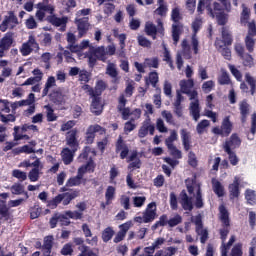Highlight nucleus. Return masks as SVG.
Here are the masks:
<instances>
[{"instance_id": "1", "label": "nucleus", "mask_w": 256, "mask_h": 256, "mask_svg": "<svg viewBox=\"0 0 256 256\" xmlns=\"http://www.w3.org/2000/svg\"><path fill=\"white\" fill-rule=\"evenodd\" d=\"M78 195L79 190H71L70 192L58 194L57 196H55L54 198L47 202V207H49V209H57V207H59L61 203L64 206H67L71 204V201H73V199H77Z\"/></svg>"}, {"instance_id": "2", "label": "nucleus", "mask_w": 256, "mask_h": 256, "mask_svg": "<svg viewBox=\"0 0 256 256\" xmlns=\"http://www.w3.org/2000/svg\"><path fill=\"white\" fill-rule=\"evenodd\" d=\"M155 219H157V204L155 202H151L142 212V216H136L134 221L135 223H153Z\"/></svg>"}, {"instance_id": "3", "label": "nucleus", "mask_w": 256, "mask_h": 256, "mask_svg": "<svg viewBox=\"0 0 256 256\" xmlns=\"http://www.w3.org/2000/svg\"><path fill=\"white\" fill-rule=\"evenodd\" d=\"M201 27H203V19L201 17H196L192 22L191 36V45L194 55L199 54V38H197V34L201 31Z\"/></svg>"}, {"instance_id": "4", "label": "nucleus", "mask_w": 256, "mask_h": 256, "mask_svg": "<svg viewBox=\"0 0 256 256\" xmlns=\"http://www.w3.org/2000/svg\"><path fill=\"white\" fill-rule=\"evenodd\" d=\"M233 131V122H231V116H225L222 120L221 126L212 128V133L219 137H229Z\"/></svg>"}, {"instance_id": "5", "label": "nucleus", "mask_w": 256, "mask_h": 256, "mask_svg": "<svg viewBox=\"0 0 256 256\" xmlns=\"http://www.w3.org/2000/svg\"><path fill=\"white\" fill-rule=\"evenodd\" d=\"M219 211H220V220L224 225V227H226V228L220 229V239L222 240L223 243H225V241H227V235H229L228 227L231 226V221L229 220V211H227V208L225 207V205H220Z\"/></svg>"}, {"instance_id": "6", "label": "nucleus", "mask_w": 256, "mask_h": 256, "mask_svg": "<svg viewBox=\"0 0 256 256\" xmlns=\"http://www.w3.org/2000/svg\"><path fill=\"white\" fill-rule=\"evenodd\" d=\"M235 52L241 59L243 67H247L248 69L255 67V59L253 55L245 52V46L237 44L235 46Z\"/></svg>"}, {"instance_id": "7", "label": "nucleus", "mask_w": 256, "mask_h": 256, "mask_svg": "<svg viewBox=\"0 0 256 256\" xmlns=\"http://www.w3.org/2000/svg\"><path fill=\"white\" fill-rule=\"evenodd\" d=\"M17 25H19V18H17L14 11H8V15L4 16L0 24V31L5 33L7 29H14Z\"/></svg>"}, {"instance_id": "8", "label": "nucleus", "mask_w": 256, "mask_h": 256, "mask_svg": "<svg viewBox=\"0 0 256 256\" xmlns=\"http://www.w3.org/2000/svg\"><path fill=\"white\" fill-rule=\"evenodd\" d=\"M221 38H216L215 46L218 49H223V47H229L233 45V35L229 31L228 27L223 26L221 31Z\"/></svg>"}, {"instance_id": "9", "label": "nucleus", "mask_w": 256, "mask_h": 256, "mask_svg": "<svg viewBox=\"0 0 256 256\" xmlns=\"http://www.w3.org/2000/svg\"><path fill=\"white\" fill-rule=\"evenodd\" d=\"M95 167H97V165L95 164L93 157L90 156L89 161L78 168L77 176L83 180V185L87 184V178H84L85 173H95Z\"/></svg>"}, {"instance_id": "10", "label": "nucleus", "mask_w": 256, "mask_h": 256, "mask_svg": "<svg viewBox=\"0 0 256 256\" xmlns=\"http://www.w3.org/2000/svg\"><path fill=\"white\" fill-rule=\"evenodd\" d=\"M241 147V138L238 133H233L229 139L223 143L222 149L223 151H235V149H239Z\"/></svg>"}, {"instance_id": "11", "label": "nucleus", "mask_w": 256, "mask_h": 256, "mask_svg": "<svg viewBox=\"0 0 256 256\" xmlns=\"http://www.w3.org/2000/svg\"><path fill=\"white\" fill-rule=\"evenodd\" d=\"M136 3H138V5H153V3H155L154 0H136ZM159 7L155 10V13L157 15H160V17H165V15H167V6L165 5V0H158L157 1Z\"/></svg>"}, {"instance_id": "12", "label": "nucleus", "mask_w": 256, "mask_h": 256, "mask_svg": "<svg viewBox=\"0 0 256 256\" xmlns=\"http://www.w3.org/2000/svg\"><path fill=\"white\" fill-rule=\"evenodd\" d=\"M75 25L77 26L78 36L85 37L91 27L89 17L76 18Z\"/></svg>"}, {"instance_id": "13", "label": "nucleus", "mask_w": 256, "mask_h": 256, "mask_svg": "<svg viewBox=\"0 0 256 256\" xmlns=\"http://www.w3.org/2000/svg\"><path fill=\"white\" fill-rule=\"evenodd\" d=\"M145 32L149 37L157 39V33H159L160 35H163V33H165V28H163V22H158V28L153 23H146Z\"/></svg>"}, {"instance_id": "14", "label": "nucleus", "mask_w": 256, "mask_h": 256, "mask_svg": "<svg viewBox=\"0 0 256 256\" xmlns=\"http://www.w3.org/2000/svg\"><path fill=\"white\" fill-rule=\"evenodd\" d=\"M95 133L103 135V133H105V128L99 124L90 125L86 132V143L88 145H91L93 141H95Z\"/></svg>"}, {"instance_id": "15", "label": "nucleus", "mask_w": 256, "mask_h": 256, "mask_svg": "<svg viewBox=\"0 0 256 256\" xmlns=\"http://www.w3.org/2000/svg\"><path fill=\"white\" fill-rule=\"evenodd\" d=\"M195 225H196V233L197 235H200V242L202 244L207 243V239H209V231L207 228H203V220L201 219V216H197L195 219Z\"/></svg>"}, {"instance_id": "16", "label": "nucleus", "mask_w": 256, "mask_h": 256, "mask_svg": "<svg viewBox=\"0 0 256 256\" xmlns=\"http://www.w3.org/2000/svg\"><path fill=\"white\" fill-rule=\"evenodd\" d=\"M148 135H155V125L151 124V120L144 121L138 131V137L140 139H144Z\"/></svg>"}, {"instance_id": "17", "label": "nucleus", "mask_w": 256, "mask_h": 256, "mask_svg": "<svg viewBox=\"0 0 256 256\" xmlns=\"http://www.w3.org/2000/svg\"><path fill=\"white\" fill-rule=\"evenodd\" d=\"M66 143L68 147L72 149L73 153L77 151V148L79 147V142L77 141V129H72L67 132Z\"/></svg>"}, {"instance_id": "18", "label": "nucleus", "mask_w": 256, "mask_h": 256, "mask_svg": "<svg viewBox=\"0 0 256 256\" xmlns=\"http://www.w3.org/2000/svg\"><path fill=\"white\" fill-rule=\"evenodd\" d=\"M239 185H241V179L235 176L233 183L229 184L228 186L230 199H237L239 195H241V190H239Z\"/></svg>"}, {"instance_id": "19", "label": "nucleus", "mask_w": 256, "mask_h": 256, "mask_svg": "<svg viewBox=\"0 0 256 256\" xmlns=\"http://www.w3.org/2000/svg\"><path fill=\"white\" fill-rule=\"evenodd\" d=\"M239 111L241 123H247V117H249V113L251 111V105H249L247 99H244L239 103Z\"/></svg>"}, {"instance_id": "20", "label": "nucleus", "mask_w": 256, "mask_h": 256, "mask_svg": "<svg viewBox=\"0 0 256 256\" xmlns=\"http://www.w3.org/2000/svg\"><path fill=\"white\" fill-rule=\"evenodd\" d=\"M180 204L182 205V209L184 211H193V198L187 195V191L182 190L180 192Z\"/></svg>"}, {"instance_id": "21", "label": "nucleus", "mask_w": 256, "mask_h": 256, "mask_svg": "<svg viewBox=\"0 0 256 256\" xmlns=\"http://www.w3.org/2000/svg\"><path fill=\"white\" fill-rule=\"evenodd\" d=\"M116 153H120V157L122 159H126L127 155H129V147L123 140V136H119L116 142Z\"/></svg>"}, {"instance_id": "22", "label": "nucleus", "mask_w": 256, "mask_h": 256, "mask_svg": "<svg viewBox=\"0 0 256 256\" xmlns=\"http://www.w3.org/2000/svg\"><path fill=\"white\" fill-rule=\"evenodd\" d=\"M92 97V103L90 106V111L93 113V115L99 116L101 113H103V106L101 105V97L99 96H91Z\"/></svg>"}, {"instance_id": "23", "label": "nucleus", "mask_w": 256, "mask_h": 256, "mask_svg": "<svg viewBox=\"0 0 256 256\" xmlns=\"http://www.w3.org/2000/svg\"><path fill=\"white\" fill-rule=\"evenodd\" d=\"M127 105V99H125V95H120L119 100H118V106L117 109L119 113H122V119L127 121L129 119V108H125Z\"/></svg>"}, {"instance_id": "24", "label": "nucleus", "mask_w": 256, "mask_h": 256, "mask_svg": "<svg viewBox=\"0 0 256 256\" xmlns=\"http://www.w3.org/2000/svg\"><path fill=\"white\" fill-rule=\"evenodd\" d=\"M13 32H7L4 37L0 40V49L9 51L13 45Z\"/></svg>"}, {"instance_id": "25", "label": "nucleus", "mask_w": 256, "mask_h": 256, "mask_svg": "<svg viewBox=\"0 0 256 256\" xmlns=\"http://www.w3.org/2000/svg\"><path fill=\"white\" fill-rule=\"evenodd\" d=\"M89 50L92 52V55L98 59V61H103L104 63L107 61V52L105 51L104 46H100L98 48L91 46Z\"/></svg>"}, {"instance_id": "26", "label": "nucleus", "mask_w": 256, "mask_h": 256, "mask_svg": "<svg viewBox=\"0 0 256 256\" xmlns=\"http://www.w3.org/2000/svg\"><path fill=\"white\" fill-rule=\"evenodd\" d=\"M105 89H107V84L103 80L98 81L95 89L90 88V97H101Z\"/></svg>"}, {"instance_id": "27", "label": "nucleus", "mask_w": 256, "mask_h": 256, "mask_svg": "<svg viewBox=\"0 0 256 256\" xmlns=\"http://www.w3.org/2000/svg\"><path fill=\"white\" fill-rule=\"evenodd\" d=\"M182 145L184 147V151H189L191 149V133L187 131V129L180 130Z\"/></svg>"}, {"instance_id": "28", "label": "nucleus", "mask_w": 256, "mask_h": 256, "mask_svg": "<svg viewBox=\"0 0 256 256\" xmlns=\"http://www.w3.org/2000/svg\"><path fill=\"white\" fill-rule=\"evenodd\" d=\"M251 19V9L245 4H242V12L240 14V24L242 27H247L249 20Z\"/></svg>"}, {"instance_id": "29", "label": "nucleus", "mask_w": 256, "mask_h": 256, "mask_svg": "<svg viewBox=\"0 0 256 256\" xmlns=\"http://www.w3.org/2000/svg\"><path fill=\"white\" fill-rule=\"evenodd\" d=\"M12 195H24L25 199H29V193L25 191V186L21 183H14L10 187Z\"/></svg>"}, {"instance_id": "30", "label": "nucleus", "mask_w": 256, "mask_h": 256, "mask_svg": "<svg viewBox=\"0 0 256 256\" xmlns=\"http://www.w3.org/2000/svg\"><path fill=\"white\" fill-rule=\"evenodd\" d=\"M211 183L215 195H217V197H224L225 187H223V184H221L220 181L217 180V178H212Z\"/></svg>"}, {"instance_id": "31", "label": "nucleus", "mask_w": 256, "mask_h": 256, "mask_svg": "<svg viewBox=\"0 0 256 256\" xmlns=\"http://www.w3.org/2000/svg\"><path fill=\"white\" fill-rule=\"evenodd\" d=\"M205 9L206 11H208V15H210V17H215V12L213 11L211 4H207L205 6V0H199L198 6H197L198 15H203Z\"/></svg>"}, {"instance_id": "32", "label": "nucleus", "mask_w": 256, "mask_h": 256, "mask_svg": "<svg viewBox=\"0 0 256 256\" xmlns=\"http://www.w3.org/2000/svg\"><path fill=\"white\" fill-rule=\"evenodd\" d=\"M75 156V152L69 148H63L61 151V157L64 165H71L73 163V157Z\"/></svg>"}, {"instance_id": "33", "label": "nucleus", "mask_w": 256, "mask_h": 256, "mask_svg": "<svg viewBox=\"0 0 256 256\" xmlns=\"http://www.w3.org/2000/svg\"><path fill=\"white\" fill-rule=\"evenodd\" d=\"M1 219L7 223H11V221H13V215H11V212H9L7 204L0 205V221Z\"/></svg>"}, {"instance_id": "34", "label": "nucleus", "mask_w": 256, "mask_h": 256, "mask_svg": "<svg viewBox=\"0 0 256 256\" xmlns=\"http://www.w3.org/2000/svg\"><path fill=\"white\" fill-rule=\"evenodd\" d=\"M190 113L194 121H199L201 117V109L199 108V100L190 103Z\"/></svg>"}, {"instance_id": "35", "label": "nucleus", "mask_w": 256, "mask_h": 256, "mask_svg": "<svg viewBox=\"0 0 256 256\" xmlns=\"http://www.w3.org/2000/svg\"><path fill=\"white\" fill-rule=\"evenodd\" d=\"M48 21L51 25H54V27H61V25H67V21H69V19L65 16L59 18L56 15H50L48 16Z\"/></svg>"}, {"instance_id": "36", "label": "nucleus", "mask_w": 256, "mask_h": 256, "mask_svg": "<svg viewBox=\"0 0 256 256\" xmlns=\"http://www.w3.org/2000/svg\"><path fill=\"white\" fill-rule=\"evenodd\" d=\"M179 85H180L181 92L186 94V93H189L191 89H193V87L195 86V82L193 81V79L181 80Z\"/></svg>"}, {"instance_id": "37", "label": "nucleus", "mask_w": 256, "mask_h": 256, "mask_svg": "<svg viewBox=\"0 0 256 256\" xmlns=\"http://www.w3.org/2000/svg\"><path fill=\"white\" fill-rule=\"evenodd\" d=\"M129 162L130 169H141V159L137 157V152H134L129 156Z\"/></svg>"}, {"instance_id": "38", "label": "nucleus", "mask_w": 256, "mask_h": 256, "mask_svg": "<svg viewBox=\"0 0 256 256\" xmlns=\"http://www.w3.org/2000/svg\"><path fill=\"white\" fill-rule=\"evenodd\" d=\"M106 74L113 78V83H117L119 81V72H117V68H115V64L110 63L106 68Z\"/></svg>"}, {"instance_id": "39", "label": "nucleus", "mask_w": 256, "mask_h": 256, "mask_svg": "<svg viewBox=\"0 0 256 256\" xmlns=\"http://www.w3.org/2000/svg\"><path fill=\"white\" fill-rule=\"evenodd\" d=\"M53 249V236H46L42 245V250L45 251L46 255H51Z\"/></svg>"}, {"instance_id": "40", "label": "nucleus", "mask_w": 256, "mask_h": 256, "mask_svg": "<svg viewBox=\"0 0 256 256\" xmlns=\"http://www.w3.org/2000/svg\"><path fill=\"white\" fill-rule=\"evenodd\" d=\"M55 85H57L55 78L53 76H49L42 91V97H47V95H49V89L51 87H55Z\"/></svg>"}, {"instance_id": "41", "label": "nucleus", "mask_w": 256, "mask_h": 256, "mask_svg": "<svg viewBox=\"0 0 256 256\" xmlns=\"http://www.w3.org/2000/svg\"><path fill=\"white\" fill-rule=\"evenodd\" d=\"M245 81L250 86V95H255L256 93V80L250 73L245 74Z\"/></svg>"}, {"instance_id": "42", "label": "nucleus", "mask_w": 256, "mask_h": 256, "mask_svg": "<svg viewBox=\"0 0 256 256\" xmlns=\"http://www.w3.org/2000/svg\"><path fill=\"white\" fill-rule=\"evenodd\" d=\"M113 235H115V230L112 227H107L102 231V241L104 243H109L111 239H113Z\"/></svg>"}, {"instance_id": "43", "label": "nucleus", "mask_w": 256, "mask_h": 256, "mask_svg": "<svg viewBox=\"0 0 256 256\" xmlns=\"http://www.w3.org/2000/svg\"><path fill=\"white\" fill-rule=\"evenodd\" d=\"M115 187L108 186L105 192L106 205H111L115 199Z\"/></svg>"}, {"instance_id": "44", "label": "nucleus", "mask_w": 256, "mask_h": 256, "mask_svg": "<svg viewBox=\"0 0 256 256\" xmlns=\"http://www.w3.org/2000/svg\"><path fill=\"white\" fill-rule=\"evenodd\" d=\"M124 229L120 230L116 236L114 237L113 241L115 243H121V241H123V239H125V236L127 235V230L129 229V222H126L124 224Z\"/></svg>"}, {"instance_id": "45", "label": "nucleus", "mask_w": 256, "mask_h": 256, "mask_svg": "<svg viewBox=\"0 0 256 256\" xmlns=\"http://www.w3.org/2000/svg\"><path fill=\"white\" fill-rule=\"evenodd\" d=\"M41 166V160L40 159H36L34 162H31L30 159H25L24 161H22L18 167H24L25 169L29 168V167H40Z\"/></svg>"}, {"instance_id": "46", "label": "nucleus", "mask_w": 256, "mask_h": 256, "mask_svg": "<svg viewBox=\"0 0 256 256\" xmlns=\"http://www.w3.org/2000/svg\"><path fill=\"white\" fill-rule=\"evenodd\" d=\"M152 85V87H157V83H159V74L154 71L150 72L148 78H146V85Z\"/></svg>"}, {"instance_id": "47", "label": "nucleus", "mask_w": 256, "mask_h": 256, "mask_svg": "<svg viewBox=\"0 0 256 256\" xmlns=\"http://www.w3.org/2000/svg\"><path fill=\"white\" fill-rule=\"evenodd\" d=\"M44 109H46V119L48 123L57 121V115L55 114V110H53V107L46 105L44 106Z\"/></svg>"}, {"instance_id": "48", "label": "nucleus", "mask_w": 256, "mask_h": 256, "mask_svg": "<svg viewBox=\"0 0 256 256\" xmlns=\"http://www.w3.org/2000/svg\"><path fill=\"white\" fill-rule=\"evenodd\" d=\"M194 205L196 209H203V207H205V203L203 202V194L201 193V187H198L197 189Z\"/></svg>"}, {"instance_id": "49", "label": "nucleus", "mask_w": 256, "mask_h": 256, "mask_svg": "<svg viewBox=\"0 0 256 256\" xmlns=\"http://www.w3.org/2000/svg\"><path fill=\"white\" fill-rule=\"evenodd\" d=\"M254 36H246L244 39L245 47L249 53L255 51V39Z\"/></svg>"}, {"instance_id": "50", "label": "nucleus", "mask_w": 256, "mask_h": 256, "mask_svg": "<svg viewBox=\"0 0 256 256\" xmlns=\"http://www.w3.org/2000/svg\"><path fill=\"white\" fill-rule=\"evenodd\" d=\"M83 185V180L78 176L70 177L66 182V187H79Z\"/></svg>"}, {"instance_id": "51", "label": "nucleus", "mask_w": 256, "mask_h": 256, "mask_svg": "<svg viewBox=\"0 0 256 256\" xmlns=\"http://www.w3.org/2000/svg\"><path fill=\"white\" fill-rule=\"evenodd\" d=\"M39 175H40L39 167H34L29 171L28 179L31 181V183H35L39 181Z\"/></svg>"}, {"instance_id": "52", "label": "nucleus", "mask_w": 256, "mask_h": 256, "mask_svg": "<svg viewBox=\"0 0 256 256\" xmlns=\"http://www.w3.org/2000/svg\"><path fill=\"white\" fill-rule=\"evenodd\" d=\"M228 69L233 77H235L236 81H243V74L241 73V71H239V69L235 67V65L229 64Z\"/></svg>"}, {"instance_id": "53", "label": "nucleus", "mask_w": 256, "mask_h": 256, "mask_svg": "<svg viewBox=\"0 0 256 256\" xmlns=\"http://www.w3.org/2000/svg\"><path fill=\"white\" fill-rule=\"evenodd\" d=\"M179 37H181V26L179 24L172 25V39L174 43H179Z\"/></svg>"}, {"instance_id": "54", "label": "nucleus", "mask_w": 256, "mask_h": 256, "mask_svg": "<svg viewBox=\"0 0 256 256\" xmlns=\"http://www.w3.org/2000/svg\"><path fill=\"white\" fill-rule=\"evenodd\" d=\"M89 153H91V147H84L82 153L78 156L79 162L85 163V161H89V159H91V157H89Z\"/></svg>"}, {"instance_id": "55", "label": "nucleus", "mask_w": 256, "mask_h": 256, "mask_svg": "<svg viewBox=\"0 0 256 256\" xmlns=\"http://www.w3.org/2000/svg\"><path fill=\"white\" fill-rule=\"evenodd\" d=\"M52 101L56 105H63V103H65V95L59 91H56L52 95Z\"/></svg>"}, {"instance_id": "56", "label": "nucleus", "mask_w": 256, "mask_h": 256, "mask_svg": "<svg viewBox=\"0 0 256 256\" xmlns=\"http://www.w3.org/2000/svg\"><path fill=\"white\" fill-rule=\"evenodd\" d=\"M167 149L174 159H183V153L177 148V146H167Z\"/></svg>"}, {"instance_id": "57", "label": "nucleus", "mask_w": 256, "mask_h": 256, "mask_svg": "<svg viewBox=\"0 0 256 256\" xmlns=\"http://www.w3.org/2000/svg\"><path fill=\"white\" fill-rule=\"evenodd\" d=\"M209 125H211L209 120L200 121L196 126L197 134L198 135H203V133H205V129H207V127H209Z\"/></svg>"}, {"instance_id": "58", "label": "nucleus", "mask_w": 256, "mask_h": 256, "mask_svg": "<svg viewBox=\"0 0 256 256\" xmlns=\"http://www.w3.org/2000/svg\"><path fill=\"white\" fill-rule=\"evenodd\" d=\"M12 177H14L15 179H18V181H27V172H23L19 169H14L12 171Z\"/></svg>"}, {"instance_id": "59", "label": "nucleus", "mask_w": 256, "mask_h": 256, "mask_svg": "<svg viewBox=\"0 0 256 256\" xmlns=\"http://www.w3.org/2000/svg\"><path fill=\"white\" fill-rule=\"evenodd\" d=\"M224 153L228 154V159L230 161V164L235 167L236 165H239V157H237V154L233 150L224 151Z\"/></svg>"}, {"instance_id": "60", "label": "nucleus", "mask_w": 256, "mask_h": 256, "mask_svg": "<svg viewBox=\"0 0 256 256\" xmlns=\"http://www.w3.org/2000/svg\"><path fill=\"white\" fill-rule=\"evenodd\" d=\"M245 199L248 205H255L256 203V194L254 190H246Z\"/></svg>"}, {"instance_id": "61", "label": "nucleus", "mask_w": 256, "mask_h": 256, "mask_svg": "<svg viewBox=\"0 0 256 256\" xmlns=\"http://www.w3.org/2000/svg\"><path fill=\"white\" fill-rule=\"evenodd\" d=\"M65 215L66 217H68V219H74L75 221L79 219H83V212H79L77 210L75 211L68 210L65 212Z\"/></svg>"}, {"instance_id": "62", "label": "nucleus", "mask_w": 256, "mask_h": 256, "mask_svg": "<svg viewBox=\"0 0 256 256\" xmlns=\"http://www.w3.org/2000/svg\"><path fill=\"white\" fill-rule=\"evenodd\" d=\"M219 85H231V78L227 72H222V74L218 77Z\"/></svg>"}, {"instance_id": "63", "label": "nucleus", "mask_w": 256, "mask_h": 256, "mask_svg": "<svg viewBox=\"0 0 256 256\" xmlns=\"http://www.w3.org/2000/svg\"><path fill=\"white\" fill-rule=\"evenodd\" d=\"M60 253L63 256H71V255H73V244L72 243H66L62 247Z\"/></svg>"}, {"instance_id": "64", "label": "nucleus", "mask_w": 256, "mask_h": 256, "mask_svg": "<svg viewBox=\"0 0 256 256\" xmlns=\"http://www.w3.org/2000/svg\"><path fill=\"white\" fill-rule=\"evenodd\" d=\"M248 32L246 37H256V24L255 20H252L251 22H248L247 24Z\"/></svg>"}]
</instances>
